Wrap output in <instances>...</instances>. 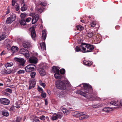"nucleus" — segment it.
<instances>
[{
  "label": "nucleus",
  "instance_id": "obj_30",
  "mask_svg": "<svg viewBox=\"0 0 122 122\" xmlns=\"http://www.w3.org/2000/svg\"><path fill=\"white\" fill-rule=\"evenodd\" d=\"M6 37V36L5 34H3L0 36V41H1L4 40Z\"/></svg>",
  "mask_w": 122,
  "mask_h": 122
},
{
  "label": "nucleus",
  "instance_id": "obj_40",
  "mask_svg": "<svg viewBox=\"0 0 122 122\" xmlns=\"http://www.w3.org/2000/svg\"><path fill=\"white\" fill-rule=\"evenodd\" d=\"M39 83L40 85L45 88V84L44 83H42L41 81H39Z\"/></svg>",
  "mask_w": 122,
  "mask_h": 122
},
{
  "label": "nucleus",
  "instance_id": "obj_49",
  "mask_svg": "<svg viewBox=\"0 0 122 122\" xmlns=\"http://www.w3.org/2000/svg\"><path fill=\"white\" fill-rule=\"evenodd\" d=\"M39 118L41 120H44L45 119V117L44 115H42L40 116Z\"/></svg>",
  "mask_w": 122,
  "mask_h": 122
},
{
  "label": "nucleus",
  "instance_id": "obj_59",
  "mask_svg": "<svg viewBox=\"0 0 122 122\" xmlns=\"http://www.w3.org/2000/svg\"><path fill=\"white\" fill-rule=\"evenodd\" d=\"M47 92L49 95L51 93V92L49 90H48L47 91Z\"/></svg>",
  "mask_w": 122,
  "mask_h": 122
},
{
  "label": "nucleus",
  "instance_id": "obj_28",
  "mask_svg": "<svg viewBox=\"0 0 122 122\" xmlns=\"http://www.w3.org/2000/svg\"><path fill=\"white\" fill-rule=\"evenodd\" d=\"M76 28L77 30H83L84 29V27L81 25H77L76 26Z\"/></svg>",
  "mask_w": 122,
  "mask_h": 122
},
{
  "label": "nucleus",
  "instance_id": "obj_2",
  "mask_svg": "<svg viewBox=\"0 0 122 122\" xmlns=\"http://www.w3.org/2000/svg\"><path fill=\"white\" fill-rule=\"evenodd\" d=\"M75 50L76 52H78L79 51L83 53L87 52L86 43H82L79 47L77 46L75 48Z\"/></svg>",
  "mask_w": 122,
  "mask_h": 122
},
{
  "label": "nucleus",
  "instance_id": "obj_27",
  "mask_svg": "<svg viewBox=\"0 0 122 122\" xmlns=\"http://www.w3.org/2000/svg\"><path fill=\"white\" fill-rule=\"evenodd\" d=\"M111 108L109 107H105L103 109V110L106 112H108L110 110Z\"/></svg>",
  "mask_w": 122,
  "mask_h": 122
},
{
  "label": "nucleus",
  "instance_id": "obj_50",
  "mask_svg": "<svg viewBox=\"0 0 122 122\" xmlns=\"http://www.w3.org/2000/svg\"><path fill=\"white\" fill-rule=\"evenodd\" d=\"M20 7L19 6V5L18 4L15 7L16 10L17 11H18L20 9Z\"/></svg>",
  "mask_w": 122,
  "mask_h": 122
},
{
  "label": "nucleus",
  "instance_id": "obj_55",
  "mask_svg": "<svg viewBox=\"0 0 122 122\" xmlns=\"http://www.w3.org/2000/svg\"><path fill=\"white\" fill-rule=\"evenodd\" d=\"M93 107L94 108H97L98 107V106L97 105H93Z\"/></svg>",
  "mask_w": 122,
  "mask_h": 122
},
{
  "label": "nucleus",
  "instance_id": "obj_61",
  "mask_svg": "<svg viewBox=\"0 0 122 122\" xmlns=\"http://www.w3.org/2000/svg\"><path fill=\"white\" fill-rule=\"evenodd\" d=\"M120 103L121 105L122 106V100H120Z\"/></svg>",
  "mask_w": 122,
  "mask_h": 122
},
{
  "label": "nucleus",
  "instance_id": "obj_4",
  "mask_svg": "<svg viewBox=\"0 0 122 122\" xmlns=\"http://www.w3.org/2000/svg\"><path fill=\"white\" fill-rule=\"evenodd\" d=\"M56 86L59 89L64 90L66 88L65 83L61 81H58L56 82Z\"/></svg>",
  "mask_w": 122,
  "mask_h": 122
},
{
  "label": "nucleus",
  "instance_id": "obj_23",
  "mask_svg": "<svg viewBox=\"0 0 122 122\" xmlns=\"http://www.w3.org/2000/svg\"><path fill=\"white\" fill-rule=\"evenodd\" d=\"M18 49V48L16 46H13L11 48V50L13 53L17 52Z\"/></svg>",
  "mask_w": 122,
  "mask_h": 122
},
{
  "label": "nucleus",
  "instance_id": "obj_53",
  "mask_svg": "<svg viewBox=\"0 0 122 122\" xmlns=\"http://www.w3.org/2000/svg\"><path fill=\"white\" fill-rule=\"evenodd\" d=\"M63 94V92H61L60 94V95L59 96V97H63L65 96V95Z\"/></svg>",
  "mask_w": 122,
  "mask_h": 122
},
{
  "label": "nucleus",
  "instance_id": "obj_58",
  "mask_svg": "<svg viewBox=\"0 0 122 122\" xmlns=\"http://www.w3.org/2000/svg\"><path fill=\"white\" fill-rule=\"evenodd\" d=\"M64 82L66 84H69V82L67 80H66Z\"/></svg>",
  "mask_w": 122,
  "mask_h": 122
},
{
  "label": "nucleus",
  "instance_id": "obj_36",
  "mask_svg": "<svg viewBox=\"0 0 122 122\" xmlns=\"http://www.w3.org/2000/svg\"><path fill=\"white\" fill-rule=\"evenodd\" d=\"M63 111L64 113L66 115L69 114L70 113V111H68L67 110H66V109H64Z\"/></svg>",
  "mask_w": 122,
  "mask_h": 122
},
{
  "label": "nucleus",
  "instance_id": "obj_7",
  "mask_svg": "<svg viewBox=\"0 0 122 122\" xmlns=\"http://www.w3.org/2000/svg\"><path fill=\"white\" fill-rule=\"evenodd\" d=\"M19 53L24 55L25 57L27 58H29L30 56L28 52L25 49L21 48L19 51Z\"/></svg>",
  "mask_w": 122,
  "mask_h": 122
},
{
  "label": "nucleus",
  "instance_id": "obj_51",
  "mask_svg": "<svg viewBox=\"0 0 122 122\" xmlns=\"http://www.w3.org/2000/svg\"><path fill=\"white\" fill-rule=\"evenodd\" d=\"M32 18L30 17H28L27 18L26 20V21L27 22H29L31 20Z\"/></svg>",
  "mask_w": 122,
  "mask_h": 122
},
{
  "label": "nucleus",
  "instance_id": "obj_19",
  "mask_svg": "<svg viewBox=\"0 0 122 122\" xmlns=\"http://www.w3.org/2000/svg\"><path fill=\"white\" fill-rule=\"evenodd\" d=\"M23 3H24V4L22 6L21 8V10L22 11H25L27 9L28 7V6L27 5L25 4L24 3V2L23 1L22 2V4Z\"/></svg>",
  "mask_w": 122,
  "mask_h": 122
},
{
  "label": "nucleus",
  "instance_id": "obj_29",
  "mask_svg": "<svg viewBox=\"0 0 122 122\" xmlns=\"http://www.w3.org/2000/svg\"><path fill=\"white\" fill-rule=\"evenodd\" d=\"M110 105H112L115 106H117L118 105V103L117 102L115 101H112L110 103Z\"/></svg>",
  "mask_w": 122,
  "mask_h": 122
},
{
  "label": "nucleus",
  "instance_id": "obj_15",
  "mask_svg": "<svg viewBox=\"0 0 122 122\" xmlns=\"http://www.w3.org/2000/svg\"><path fill=\"white\" fill-rule=\"evenodd\" d=\"M23 46L25 48H29L31 46L30 43L27 41H24L23 42Z\"/></svg>",
  "mask_w": 122,
  "mask_h": 122
},
{
  "label": "nucleus",
  "instance_id": "obj_45",
  "mask_svg": "<svg viewBox=\"0 0 122 122\" xmlns=\"http://www.w3.org/2000/svg\"><path fill=\"white\" fill-rule=\"evenodd\" d=\"M37 89L38 91L40 92L41 93L42 92H43L42 88L39 86L38 87Z\"/></svg>",
  "mask_w": 122,
  "mask_h": 122
},
{
  "label": "nucleus",
  "instance_id": "obj_21",
  "mask_svg": "<svg viewBox=\"0 0 122 122\" xmlns=\"http://www.w3.org/2000/svg\"><path fill=\"white\" fill-rule=\"evenodd\" d=\"M42 37L44 40H45L46 38V30L45 29H44L42 31Z\"/></svg>",
  "mask_w": 122,
  "mask_h": 122
},
{
  "label": "nucleus",
  "instance_id": "obj_54",
  "mask_svg": "<svg viewBox=\"0 0 122 122\" xmlns=\"http://www.w3.org/2000/svg\"><path fill=\"white\" fill-rule=\"evenodd\" d=\"M15 0H12V6H14L15 4Z\"/></svg>",
  "mask_w": 122,
  "mask_h": 122
},
{
  "label": "nucleus",
  "instance_id": "obj_16",
  "mask_svg": "<svg viewBox=\"0 0 122 122\" xmlns=\"http://www.w3.org/2000/svg\"><path fill=\"white\" fill-rule=\"evenodd\" d=\"M38 71L40 75L41 76H43L46 74L45 70L43 68H41L39 69Z\"/></svg>",
  "mask_w": 122,
  "mask_h": 122
},
{
  "label": "nucleus",
  "instance_id": "obj_8",
  "mask_svg": "<svg viewBox=\"0 0 122 122\" xmlns=\"http://www.w3.org/2000/svg\"><path fill=\"white\" fill-rule=\"evenodd\" d=\"M14 60L19 63V64L20 66H24V64L26 61L24 58L15 57L14 58Z\"/></svg>",
  "mask_w": 122,
  "mask_h": 122
},
{
  "label": "nucleus",
  "instance_id": "obj_32",
  "mask_svg": "<svg viewBox=\"0 0 122 122\" xmlns=\"http://www.w3.org/2000/svg\"><path fill=\"white\" fill-rule=\"evenodd\" d=\"M6 74L10 73L11 72V71L10 69H7L6 68Z\"/></svg>",
  "mask_w": 122,
  "mask_h": 122
},
{
  "label": "nucleus",
  "instance_id": "obj_64",
  "mask_svg": "<svg viewBox=\"0 0 122 122\" xmlns=\"http://www.w3.org/2000/svg\"><path fill=\"white\" fill-rule=\"evenodd\" d=\"M32 88V87L30 86L29 87V89H30Z\"/></svg>",
  "mask_w": 122,
  "mask_h": 122
},
{
  "label": "nucleus",
  "instance_id": "obj_35",
  "mask_svg": "<svg viewBox=\"0 0 122 122\" xmlns=\"http://www.w3.org/2000/svg\"><path fill=\"white\" fill-rule=\"evenodd\" d=\"M41 96L43 98H45L46 97V94L44 92H41Z\"/></svg>",
  "mask_w": 122,
  "mask_h": 122
},
{
  "label": "nucleus",
  "instance_id": "obj_34",
  "mask_svg": "<svg viewBox=\"0 0 122 122\" xmlns=\"http://www.w3.org/2000/svg\"><path fill=\"white\" fill-rule=\"evenodd\" d=\"M93 36V33L92 32H89L87 34V36L89 38H91Z\"/></svg>",
  "mask_w": 122,
  "mask_h": 122
},
{
  "label": "nucleus",
  "instance_id": "obj_31",
  "mask_svg": "<svg viewBox=\"0 0 122 122\" xmlns=\"http://www.w3.org/2000/svg\"><path fill=\"white\" fill-rule=\"evenodd\" d=\"M96 23V21H92L91 24V26L92 27H93L95 26Z\"/></svg>",
  "mask_w": 122,
  "mask_h": 122
},
{
  "label": "nucleus",
  "instance_id": "obj_44",
  "mask_svg": "<svg viewBox=\"0 0 122 122\" xmlns=\"http://www.w3.org/2000/svg\"><path fill=\"white\" fill-rule=\"evenodd\" d=\"M6 69H4L1 71V73L2 74H6Z\"/></svg>",
  "mask_w": 122,
  "mask_h": 122
},
{
  "label": "nucleus",
  "instance_id": "obj_6",
  "mask_svg": "<svg viewBox=\"0 0 122 122\" xmlns=\"http://www.w3.org/2000/svg\"><path fill=\"white\" fill-rule=\"evenodd\" d=\"M34 67H36L33 64L28 65L25 67V70L27 72H30L34 70Z\"/></svg>",
  "mask_w": 122,
  "mask_h": 122
},
{
  "label": "nucleus",
  "instance_id": "obj_22",
  "mask_svg": "<svg viewBox=\"0 0 122 122\" xmlns=\"http://www.w3.org/2000/svg\"><path fill=\"white\" fill-rule=\"evenodd\" d=\"M40 45L41 49L42 50H46V46L45 44V42H42V43H40Z\"/></svg>",
  "mask_w": 122,
  "mask_h": 122
},
{
  "label": "nucleus",
  "instance_id": "obj_62",
  "mask_svg": "<svg viewBox=\"0 0 122 122\" xmlns=\"http://www.w3.org/2000/svg\"><path fill=\"white\" fill-rule=\"evenodd\" d=\"M10 12V10H8L6 12V14H9Z\"/></svg>",
  "mask_w": 122,
  "mask_h": 122
},
{
  "label": "nucleus",
  "instance_id": "obj_42",
  "mask_svg": "<svg viewBox=\"0 0 122 122\" xmlns=\"http://www.w3.org/2000/svg\"><path fill=\"white\" fill-rule=\"evenodd\" d=\"M15 106L16 108H20V104L17 102H16L15 103Z\"/></svg>",
  "mask_w": 122,
  "mask_h": 122
},
{
  "label": "nucleus",
  "instance_id": "obj_14",
  "mask_svg": "<svg viewBox=\"0 0 122 122\" xmlns=\"http://www.w3.org/2000/svg\"><path fill=\"white\" fill-rule=\"evenodd\" d=\"M29 60L30 62L35 64L37 62L38 59L36 57L32 56L30 57Z\"/></svg>",
  "mask_w": 122,
  "mask_h": 122
},
{
  "label": "nucleus",
  "instance_id": "obj_25",
  "mask_svg": "<svg viewBox=\"0 0 122 122\" xmlns=\"http://www.w3.org/2000/svg\"><path fill=\"white\" fill-rule=\"evenodd\" d=\"M20 23L21 25H25L26 24L25 20L23 19L21 20L20 21Z\"/></svg>",
  "mask_w": 122,
  "mask_h": 122
},
{
  "label": "nucleus",
  "instance_id": "obj_24",
  "mask_svg": "<svg viewBox=\"0 0 122 122\" xmlns=\"http://www.w3.org/2000/svg\"><path fill=\"white\" fill-rule=\"evenodd\" d=\"M13 65V64L12 62L7 63L5 65V66L6 68H7L8 67H11Z\"/></svg>",
  "mask_w": 122,
  "mask_h": 122
},
{
  "label": "nucleus",
  "instance_id": "obj_10",
  "mask_svg": "<svg viewBox=\"0 0 122 122\" xmlns=\"http://www.w3.org/2000/svg\"><path fill=\"white\" fill-rule=\"evenodd\" d=\"M62 116V114L61 113H59L57 114H53L51 120H55L58 118L61 119Z\"/></svg>",
  "mask_w": 122,
  "mask_h": 122
},
{
  "label": "nucleus",
  "instance_id": "obj_63",
  "mask_svg": "<svg viewBox=\"0 0 122 122\" xmlns=\"http://www.w3.org/2000/svg\"><path fill=\"white\" fill-rule=\"evenodd\" d=\"M3 84L2 83H0V86H3Z\"/></svg>",
  "mask_w": 122,
  "mask_h": 122
},
{
  "label": "nucleus",
  "instance_id": "obj_46",
  "mask_svg": "<svg viewBox=\"0 0 122 122\" xmlns=\"http://www.w3.org/2000/svg\"><path fill=\"white\" fill-rule=\"evenodd\" d=\"M33 121V122H40L39 119L36 117L34 118Z\"/></svg>",
  "mask_w": 122,
  "mask_h": 122
},
{
  "label": "nucleus",
  "instance_id": "obj_47",
  "mask_svg": "<svg viewBox=\"0 0 122 122\" xmlns=\"http://www.w3.org/2000/svg\"><path fill=\"white\" fill-rule=\"evenodd\" d=\"M38 11L41 12H42L44 10V8L43 7H41L39 8L38 9Z\"/></svg>",
  "mask_w": 122,
  "mask_h": 122
},
{
  "label": "nucleus",
  "instance_id": "obj_39",
  "mask_svg": "<svg viewBox=\"0 0 122 122\" xmlns=\"http://www.w3.org/2000/svg\"><path fill=\"white\" fill-rule=\"evenodd\" d=\"M26 15V14L25 13H21V14L20 16L21 18H24L25 17Z\"/></svg>",
  "mask_w": 122,
  "mask_h": 122
},
{
  "label": "nucleus",
  "instance_id": "obj_12",
  "mask_svg": "<svg viewBox=\"0 0 122 122\" xmlns=\"http://www.w3.org/2000/svg\"><path fill=\"white\" fill-rule=\"evenodd\" d=\"M87 52H91L94 49V47L93 45L89 44H86Z\"/></svg>",
  "mask_w": 122,
  "mask_h": 122
},
{
  "label": "nucleus",
  "instance_id": "obj_13",
  "mask_svg": "<svg viewBox=\"0 0 122 122\" xmlns=\"http://www.w3.org/2000/svg\"><path fill=\"white\" fill-rule=\"evenodd\" d=\"M0 102L4 105H8L9 104L10 101L8 99L5 98H2L0 100Z\"/></svg>",
  "mask_w": 122,
  "mask_h": 122
},
{
  "label": "nucleus",
  "instance_id": "obj_52",
  "mask_svg": "<svg viewBox=\"0 0 122 122\" xmlns=\"http://www.w3.org/2000/svg\"><path fill=\"white\" fill-rule=\"evenodd\" d=\"M20 118L19 117H17L16 120L15 121L12 122H20Z\"/></svg>",
  "mask_w": 122,
  "mask_h": 122
},
{
  "label": "nucleus",
  "instance_id": "obj_11",
  "mask_svg": "<svg viewBox=\"0 0 122 122\" xmlns=\"http://www.w3.org/2000/svg\"><path fill=\"white\" fill-rule=\"evenodd\" d=\"M36 25L33 26L30 28L31 33V36L32 38L34 40L36 35L35 32V28L36 27Z\"/></svg>",
  "mask_w": 122,
  "mask_h": 122
},
{
  "label": "nucleus",
  "instance_id": "obj_5",
  "mask_svg": "<svg viewBox=\"0 0 122 122\" xmlns=\"http://www.w3.org/2000/svg\"><path fill=\"white\" fill-rule=\"evenodd\" d=\"M10 17L7 19L6 21V22L7 24L12 23L15 20L16 18V15L15 14H10Z\"/></svg>",
  "mask_w": 122,
  "mask_h": 122
},
{
  "label": "nucleus",
  "instance_id": "obj_26",
  "mask_svg": "<svg viewBox=\"0 0 122 122\" xmlns=\"http://www.w3.org/2000/svg\"><path fill=\"white\" fill-rule=\"evenodd\" d=\"M2 114L4 116L7 117L9 115L8 112L6 111H5L2 112Z\"/></svg>",
  "mask_w": 122,
  "mask_h": 122
},
{
  "label": "nucleus",
  "instance_id": "obj_3",
  "mask_svg": "<svg viewBox=\"0 0 122 122\" xmlns=\"http://www.w3.org/2000/svg\"><path fill=\"white\" fill-rule=\"evenodd\" d=\"M72 115L74 117H77L82 116L81 117L82 119H86L89 117L88 115H85L84 113L82 112L76 111L73 113Z\"/></svg>",
  "mask_w": 122,
  "mask_h": 122
},
{
  "label": "nucleus",
  "instance_id": "obj_33",
  "mask_svg": "<svg viewBox=\"0 0 122 122\" xmlns=\"http://www.w3.org/2000/svg\"><path fill=\"white\" fill-rule=\"evenodd\" d=\"M36 74L35 72H32L30 73V76L32 78H33L35 77Z\"/></svg>",
  "mask_w": 122,
  "mask_h": 122
},
{
  "label": "nucleus",
  "instance_id": "obj_57",
  "mask_svg": "<svg viewBox=\"0 0 122 122\" xmlns=\"http://www.w3.org/2000/svg\"><path fill=\"white\" fill-rule=\"evenodd\" d=\"M14 108V107L12 106L10 108V111H11L12 110H13V108Z\"/></svg>",
  "mask_w": 122,
  "mask_h": 122
},
{
  "label": "nucleus",
  "instance_id": "obj_17",
  "mask_svg": "<svg viewBox=\"0 0 122 122\" xmlns=\"http://www.w3.org/2000/svg\"><path fill=\"white\" fill-rule=\"evenodd\" d=\"M54 75L55 78L56 79H61L63 77L60 74L59 71L55 73Z\"/></svg>",
  "mask_w": 122,
  "mask_h": 122
},
{
  "label": "nucleus",
  "instance_id": "obj_1",
  "mask_svg": "<svg viewBox=\"0 0 122 122\" xmlns=\"http://www.w3.org/2000/svg\"><path fill=\"white\" fill-rule=\"evenodd\" d=\"M82 85L83 87H84L83 90L82 91H78L77 93L87 99H90L92 98V97L89 92L90 91H92V87L89 84L86 83H82Z\"/></svg>",
  "mask_w": 122,
  "mask_h": 122
},
{
  "label": "nucleus",
  "instance_id": "obj_9",
  "mask_svg": "<svg viewBox=\"0 0 122 122\" xmlns=\"http://www.w3.org/2000/svg\"><path fill=\"white\" fill-rule=\"evenodd\" d=\"M35 13H31L30 14V16H31L33 18L32 22V24H34L36 23L38 20L39 16L38 15H35Z\"/></svg>",
  "mask_w": 122,
  "mask_h": 122
},
{
  "label": "nucleus",
  "instance_id": "obj_41",
  "mask_svg": "<svg viewBox=\"0 0 122 122\" xmlns=\"http://www.w3.org/2000/svg\"><path fill=\"white\" fill-rule=\"evenodd\" d=\"M43 68H45L47 69L48 68V65L46 63H44L43 66H42Z\"/></svg>",
  "mask_w": 122,
  "mask_h": 122
},
{
  "label": "nucleus",
  "instance_id": "obj_48",
  "mask_svg": "<svg viewBox=\"0 0 122 122\" xmlns=\"http://www.w3.org/2000/svg\"><path fill=\"white\" fill-rule=\"evenodd\" d=\"M24 73V71L23 70H20L19 71L17 72L18 74H23Z\"/></svg>",
  "mask_w": 122,
  "mask_h": 122
},
{
  "label": "nucleus",
  "instance_id": "obj_38",
  "mask_svg": "<svg viewBox=\"0 0 122 122\" xmlns=\"http://www.w3.org/2000/svg\"><path fill=\"white\" fill-rule=\"evenodd\" d=\"M60 72L61 74H64L65 73V70L64 69H62L60 70Z\"/></svg>",
  "mask_w": 122,
  "mask_h": 122
},
{
  "label": "nucleus",
  "instance_id": "obj_18",
  "mask_svg": "<svg viewBox=\"0 0 122 122\" xmlns=\"http://www.w3.org/2000/svg\"><path fill=\"white\" fill-rule=\"evenodd\" d=\"M60 68L56 66H53L52 67V71L54 73H56L59 71Z\"/></svg>",
  "mask_w": 122,
  "mask_h": 122
},
{
  "label": "nucleus",
  "instance_id": "obj_56",
  "mask_svg": "<svg viewBox=\"0 0 122 122\" xmlns=\"http://www.w3.org/2000/svg\"><path fill=\"white\" fill-rule=\"evenodd\" d=\"M45 104L46 105H47L48 104L47 100L46 99L45 100Z\"/></svg>",
  "mask_w": 122,
  "mask_h": 122
},
{
  "label": "nucleus",
  "instance_id": "obj_20",
  "mask_svg": "<svg viewBox=\"0 0 122 122\" xmlns=\"http://www.w3.org/2000/svg\"><path fill=\"white\" fill-rule=\"evenodd\" d=\"M84 64L88 66H90L91 65L92 63V61H83Z\"/></svg>",
  "mask_w": 122,
  "mask_h": 122
},
{
  "label": "nucleus",
  "instance_id": "obj_37",
  "mask_svg": "<svg viewBox=\"0 0 122 122\" xmlns=\"http://www.w3.org/2000/svg\"><path fill=\"white\" fill-rule=\"evenodd\" d=\"M40 5L42 6H45L46 5V1H43L41 2Z\"/></svg>",
  "mask_w": 122,
  "mask_h": 122
},
{
  "label": "nucleus",
  "instance_id": "obj_60",
  "mask_svg": "<svg viewBox=\"0 0 122 122\" xmlns=\"http://www.w3.org/2000/svg\"><path fill=\"white\" fill-rule=\"evenodd\" d=\"M7 81L10 82H11V80L10 79H8L7 80Z\"/></svg>",
  "mask_w": 122,
  "mask_h": 122
},
{
  "label": "nucleus",
  "instance_id": "obj_43",
  "mask_svg": "<svg viewBox=\"0 0 122 122\" xmlns=\"http://www.w3.org/2000/svg\"><path fill=\"white\" fill-rule=\"evenodd\" d=\"M5 90L6 92H9L10 93H11L12 92V90L9 88L5 89Z\"/></svg>",
  "mask_w": 122,
  "mask_h": 122
}]
</instances>
